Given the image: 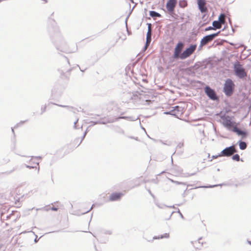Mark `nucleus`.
I'll return each instance as SVG.
<instances>
[{
  "mask_svg": "<svg viewBox=\"0 0 251 251\" xmlns=\"http://www.w3.org/2000/svg\"><path fill=\"white\" fill-rule=\"evenodd\" d=\"M212 29H214V28L213 27H212V26H209L205 30H212Z\"/></svg>",
  "mask_w": 251,
  "mask_h": 251,
  "instance_id": "5701e85b",
  "label": "nucleus"
},
{
  "mask_svg": "<svg viewBox=\"0 0 251 251\" xmlns=\"http://www.w3.org/2000/svg\"><path fill=\"white\" fill-rule=\"evenodd\" d=\"M197 48V45H192L188 48H187L181 54L180 56L181 59H185L191 55H192L195 51Z\"/></svg>",
  "mask_w": 251,
  "mask_h": 251,
  "instance_id": "39448f33",
  "label": "nucleus"
},
{
  "mask_svg": "<svg viewBox=\"0 0 251 251\" xmlns=\"http://www.w3.org/2000/svg\"><path fill=\"white\" fill-rule=\"evenodd\" d=\"M205 92L207 95L212 100L217 99V97L215 91L209 87L206 86L205 88Z\"/></svg>",
  "mask_w": 251,
  "mask_h": 251,
  "instance_id": "1a4fd4ad",
  "label": "nucleus"
},
{
  "mask_svg": "<svg viewBox=\"0 0 251 251\" xmlns=\"http://www.w3.org/2000/svg\"><path fill=\"white\" fill-rule=\"evenodd\" d=\"M150 15L152 17H160L161 16L160 14L158 13H157L154 11H151L150 12Z\"/></svg>",
  "mask_w": 251,
  "mask_h": 251,
  "instance_id": "6ab92c4d",
  "label": "nucleus"
},
{
  "mask_svg": "<svg viewBox=\"0 0 251 251\" xmlns=\"http://www.w3.org/2000/svg\"><path fill=\"white\" fill-rule=\"evenodd\" d=\"M177 3L176 0H169L166 4V8L169 12H173Z\"/></svg>",
  "mask_w": 251,
  "mask_h": 251,
  "instance_id": "9d476101",
  "label": "nucleus"
},
{
  "mask_svg": "<svg viewBox=\"0 0 251 251\" xmlns=\"http://www.w3.org/2000/svg\"><path fill=\"white\" fill-rule=\"evenodd\" d=\"M225 17L226 16L224 14H221L219 17L218 21L222 24H224L225 23Z\"/></svg>",
  "mask_w": 251,
  "mask_h": 251,
  "instance_id": "a211bd4d",
  "label": "nucleus"
},
{
  "mask_svg": "<svg viewBox=\"0 0 251 251\" xmlns=\"http://www.w3.org/2000/svg\"><path fill=\"white\" fill-rule=\"evenodd\" d=\"M220 32V31H219L217 33L208 35L204 37L201 41L200 48H202V47L206 45L209 42L212 41L214 38L218 35Z\"/></svg>",
  "mask_w": 251,
  "mask_h": 251,
  "instance_id": "423d86ee",
  "label": "nucleus"
},
{
  "mask_svg": "<svg viewBox=\"0 0 251 251\" xmlns=\"http://www.w3.org/2000/svg\"><path fill=\"white\" fill-rule=\"evenodd\" d=\"M179 4L181 7H184L185 6H186L187 5V3H186V1L184 0V1H181L180 2Z\"/></svg>",
  "mask_w": 251,
  "mask_h": 251,
  "instance_id": "412c9836",
  "label": "nucleus"
},
{
  "mask_svg": "<svg viewBox=\"0 0 251 251\" xmlns=\"http://www.w3.org/2000/svg\"><path fill=\"white\" fill-rule=\"evenodd\" d=\"M124 195L122 193H114L110 195L109 196V201H116L121 199L122 197Z\"/></svg>",
  "mask_w": 251,
  "mask_h": 251,
  "instance_id": "9b49d317",
  "label": "nucleus"
},
{
  "mask_svg": "<svg viewBox=\"0 0 251 251\" xmlns=\"http://www.w3.org/2000/svg\"><path fill=\"white\" fill-rule=\"evenodd\" d=\"M237 152L235 145L226 148L223 150L221 153L219 155V157L221 156H230L234 154V153Z\"/></svg>",
  "mask_w": 251,
  "mask_h": 251,
  "instance_id": "20e7f679",
  "label": "nucleus"
},
{
  "mask_svg": "<svg viewBox=\"0 0 251 251\" xmlns=\"http://www.w3.org/2000/svg\"><path fill=\"white\" fill-rule=\"evenodd\" d=\"M184 44L183 43L180 42H178L176 46L175 50H174V52L173 54V58L174 59H177L180 58L181 56V52L183 48Z\"/></svg>",
  "mask_w": 251,
  "mask_h": 251,
  "instance_id": "0eeeda50",
  "label": "nucleus"
},
{
  "mask_svg": "<svg viewBox=\"0 0 251 251\" xmlns=\"http://www.w3.org/2000/svg\"><path fill=\"white\" fill-rule=\"evenodd\" d=\"M184 112V108L180 106H176L171 110L169 112H166L167 114L174 115L177 118L181 117Z\"/></svg>",
  "mask_w": 251,
  "mask_h": 251,
  "instance_id": "7ed1b4c3",
  "label": "nucleus"
},
{
  "mask_svg": "<svg viewBox=\"0 0 251 251\" xmlns=\"http://www.w3.org/2000/svg\"><path fill=\"white\" fill-rule=\"evenodd\" d=\"M222 24L218 21H214L212 23L214 29L221 28L222 27Z\"/></svg>",
  "mask_w": 251,
  "mask_h": 251,
  "instance_id": "2eb2a0df",
  "label": "nucleus"
},
{
  "mask_svg": "<svg viewBox=\"0 0 251 251\" xmlns=\"http://www.w3.org/2000/svg\"><path fill=\"white\" fill-rule=\"evenodd\" d=\"M234 87L235 85L231 79H226L224 87V92L225 94L227 96H231L233 94Z\"/></svg>",
  "mask_w": 251,
  "mask_h": 251,
  "instance_id": "f257e3e1",
  "label": "nucleus"
},
{
  "mask_svg": "<svg viewBox=\"0 0 251 251\" xmlns=\"http://www.w3.org/2000/svg\"><path fill=\"white\" fill-rule=\"evenodd\" d=\"M239 146L240 149L242 150H245L247 148V144L245 142L239 141Z\"/></svg>",
  "mask_w": 251,
  "mask_h": 251,
  "instance_id": "f3484780",
  "label": "nucleus"
},
{
  "mask_svg": "<svg viewBox=\"0 0 251 251\" xmlns=\"http://www.w3.org/2000/svg\"><path fill=\"white\" fill-rule=\"evenodd\" d=\"M249 243L251 245V241H249Z\"/></svg>",
  "mask_w": 251,
  "mask_h": 251,
  "instance_id": "a878e982",
  "label": "nucleus"
},
{
  "mask_svg": "<svg viewBox=\"0 0 251 251\" xmlns=\"http://www.w3.org/2000/svg\"><path fill=\"white\" fill-rule=\"evenodd\" d=\"M51 209L54 211H57L58 209V208L53 206L51 207Z\"/></svg>",
  "mask_w": 251,
  "mask_h": 251,
  "instance_id": "b1692460",
  "label": "nucleus"
},
{
  "mask_svg": "<svg viewBox=\"0 0 251 251\" xmlns=\"http://www.w3.org/2000/svg\"><path fill=\"white\" fill-rule=\"evenodd\" d=\"M151 42V38H149V39L147 38V40H146V47H147L149 45V44H150Z\"/></svg>",
  "mask_w": 251,
  "mask_h": 251,
  "instance_id": "4be33fe9",
  "label": "nucleus"
},
{
  "mask_svg": "<svg viewBox=\"0 0 251 251\" xmlns=\"http://www.w3.org/2000/svg\"><path fill=\"white\" fill-rule=\"evenodd\" d=\"M232 159L233 160H235L236 161H240V156L238 154H234L232 156Z\"/></svg>",
  "mask_w": 251,
  "mask_h": 251,
  "instance_id": "aec40b11",
  "label": "nucleus"
},
{
  "mask_svg": "<svg viewBox=\"0 0 251 251\" xmlns=\"http://www.w3.org/2000/svg\"><path fill=\"white\" fill-rule=\"evenodd\" d=\"M199 9L201 12H205L207 11V8L205 7V0H198V1Z\"/></svg>",
  "mask_w": 251,
  "mask_h": 251,
  "instance_id": "f8f14e48",
  "label": "nucleus"
},
{
  "mask_svg": "<svg viewBox=\"0 0 251 251\" xmlns=\"http://www.w3.org/2000/svg\"><path fill=\"white\" fill-rule=\"evenodd\" d=\"M151 24H148V32L147 34V38H151Z\"/></svg>",
  "mask_w": 251,
  "mask_h": 251,
  "instance_id": "dca6fc26",
  "label": "nucleus"
},
{
  "mask_svg": "<svg viewBox=\"0 0 251 251\" xmlns=\"http://www.w3.org/2000/svg\"><path fill=\"white\" fill-rule=\"evenodd\" d=\"M234 71L235 75L240 78H244L247 75V74L242 65L237 62L234 64Z\"/></svg>",
  "mask_w": 251,
  "mask_h": 251,
  "instance_id": "f03ea898",
  "label": "nucleus"
},
{
  "mask_svg": "<svg viewBox=\"0 0 251 251\" xmlns=\"http://www.w3.org/2000/svg\"><path fill=\"white\" fill-rule=\"evenodd\" d=\"M223 125L228 129H233L236 125V123L230 119L229 117H226L223 119Z\"/></svg>",
  "mask_w": 251,
  "mask_h": 251,
  "instance_id": "6e6552de",
  "label": "nucleus"
},
{
  "mask_svg": "<svg viewBox=\"0 0 251 251\" xmlns=\"http://www.w3.org/2000/svg\"><path fill=\"white\" fill-rule=\"evenodd\" d=\"M232 130L236 132L239 135H242L243 136H245L246 135V133L244 131L240 130L237 126V125L234 127V128L232 129Z\"/></svg>",
  "mask_w": 251,
  "mask_h": 251,
  "instance_id": "ddd939ff",
  "label": "nucleus"
},
{
  "mask_svg": "<svg viewBox=\"0 0 251 251\" xmlns=\"http://www.w3.org/2000/svg\"><path fill=\"white\" fill-rule=\"evenodd\" d=\"M218 156H219V155H217V156H212V158H217Z\"/></svg>",
  "mask_w": 251,
  "mask_h": 251,
  "instance_id": "393cba45",
  "label": "nucleus"
},
{
  "mask_svg": "<svg viewBox=\"0 0 251 251\" xmlns=\"http://www.w3.org/2000/svg\"><path fill=\"white\" fill-rule=\"evenodd\" d=\"M170 237V234L169 233H165L162 235H159L153 237L155 239H161L163 238H169Z\"/></svg>",
  "mask_w": 251,
  "mask_h": 251,
  "instance_id": "4468645a",
  "label": "nucleus"
}]
</instances>
